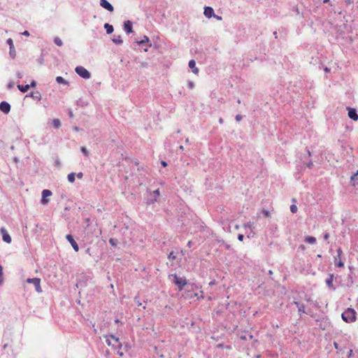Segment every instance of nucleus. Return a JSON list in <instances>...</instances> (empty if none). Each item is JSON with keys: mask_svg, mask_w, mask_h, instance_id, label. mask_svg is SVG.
I'll list each match as a JSON object with an SVG mask.
<instances>
[{"mask_svg": "<svg viewBox=\"0 0 358 358\" xmlns=\"http://www.w3.org/2000/svg\"><path fill=\"white\" fill-rule=\"evenodd\" d=\"M24 287L28 289L34 288L35 291H42L39 278H27L24 281Z\"/></svg>", "mask_w": 358, "mask_h": 358, "instance_id": "f257e3e1", "label": "nucleus"}, {"mask_svg": "<svg viewBox=\"0 0 358 358\" xmlns=\"http://www.w3.org/2000/svg\"><path fill=\"white\" fill-rule=\"evenodd\" d=\"M169 278L172 283L178 286L179 291H181L184 286L187 285V280L185 277H181L174 273L169 275Z\"/></svg>", "mask_w": 358, "mask_h": 358, "instance_id": "f03ea898", "label": "nucleus"}, {"mask_svg": "<svg viewBox=\"0 0 358 358\" xmlns=\"http://www.w3.org/2000/svg\"><path fill=\"white\" fill-rule=\"evenodd\" d=\"M356 311L353 308H348L342 313V319L348 323L353 322L356 320Z\"/></svg>", "mask_w": 358, "mask_h": 358, "instance_id": "7ed1b4c3", "label": "nucleus"}, {"mask_svg": "<svg viewBox=\"0 0 358 358\" xmlns=\"http://www.w3.org/2000/svg\"><path fill=\"white\" fill-rule=\"evenodd\" d=\"M160 192L159 189L152 192H148L147 195L145 198V203L147 205L154 204L159 196Z\"/></svg>", "mask_w": 358, "mask_h": 358, "instance_id": "20e7f679", "label": "nucleus"}, {"mask_svg": "<svg viewBox=\"0 0 358 358\" xmlns=\"http://www.w3.org/2000/svg\"><path fill=\"white\" fill-rule=\"evenodd\" d=\"M106 342L109 346H111L113 348H122V343H120L118 338L113 336H106Z\"/></svg>", "mask_w": 358, "mask_h": 358, "instance_id": "39448f33", "label": "nucleus"}, {"mask_svg": "<svg viewBox=\"0 0 358 358\" xmlns=\"http://www.w3.org/2000/svg\"><path fill=\"white\" fill-rule=\"evenodd\" d=\"M76 73L82 78L89 79L91 77L90 72L82 66H78L75 69Z\"/></svg>", "mask_w": 358, "mask_h": 358, "instance_id": "423d86ee", "label": "nucleus"}, {"mask_svg": "<svg viewBox=\"0 0 358 358\" xmlns=\"http://www.w3.org/2000/svg\"><path fill=\"white\" fill-rule=\"evenodd\" d=\"M66 238L70 243V244L71 245V246L73 248V250L76 252H78L79 250V245L76 243V241L74 240L73 236L71 235V234H67L66 236Z\"/></svg>", "mask_w": 358, "mask_h": 358, "instance_id": "0eeeda50", "label": "nucleus"}, {"mask_svg": "<svg viewBox=\"0 0 358 358\" xmlns=\"http://www.w3.org/2000/svg\"><path fill=\"white\" fill-rule=\"evenodd\" d=\"M0 110L5 113L8 114L10 111V105L8 102L6 101H3L0 103Z\"/></svg>", "mask_w": 358, "mask_h": 358, "instance_id": "6e6552de", "label": "nucleus"}, {"mask_svg": "<svg viewBox=\"0 0 358 358\" xmlns=\"http://www.w3.org/2000/svg\"><path fill=\"white\" fill-rule=\"evenodd\" d=\"M52 195V192L49 189H43L42 191V198L41 200V203L43 205H45L48 203V199H47L48 196H50Z\"/></svg>", "mask_w": 358, "mask_h": 358, "instance_id": "1a4fd4ad", "label": "nucleus"}, {"mask_svg": "<svg viewBox=\"0 0 358 358\" xmlns=\"http://www.w3.org/2000/svg\"><path fill=\"white\" fill-rule=\"evenodd\" d=\"M100 6L109 12L114 10V7L108 0H100Z\"/></svg>", "mask_w": 358, "mask_h": 358, "instance_id": "9d476101", "label": "nucleus"}, {"mask_svg": "<svg viewBox=\"0 0 358 358\" xmlns=\"http://www.w3.org/2000/svg\"><path fill=\"white\" fill-rule=\"evenodd\" d=\"M0 231H1V234L2 235L3 241L6 243H10L12 239H11L10 236L8 233L7 230L5 228L2 227Z\"/></svg>", "mask_w": 358, "mask_h": 358, "instance_id": "9b49d317", "label": "nucleus"}, {"mask_svg": "<svg viewBox=\"0 0 358 358\" xmlns=\"http://www.w3.org/2000/svg\"><path fill=\"white\" fill-rule=\"evenodd\" d=\"M6 43H7V44L9 45V55H10V57L15 58V57L16 55V52H15V49L14 47L13 40L11 38H8V39H7Z\"/></svg>", "mask_w": 358, "mask_h": 358, "instance_id": "f8f14e48", "label": "nucleus"}, {"mask_svg": "<svg viewBox=\"0 0 358 358\" xmlns=\"http://www.w3.org/2000/svg\"><path fill=\"white\" fill-rule=\"evenodd\" d=\"M348 117L352 120L357 121L358 120V114L355 108L348 107Z\"/></svg>", "mask_w": 358, "mask_h": 358, "instance_id": "ddd939ff", "label": "nucleus"}, {"mask_svg": "<svg viewBox=\"0 0 358 358\" xmlns=\"http://www.w3.org/2000/svg\"><path fill=\"white\" fill-rule=\"evenodd\" d=\"M124 30L129 34L133 32V23L130 20L124 22Z\"/></svg>", "mask_w": 358, "mask_h": 358, "instance_id": "4468645a", "label": "nucleus"}, {"mask_svg": "<svg viewBox=\"0 0 358 358\" xmlns=\"http://www.w3.org/2000/svg\"><path fill=\"white\" fill-rule=\"evenodd\" d=\"M214 10L212 7L205 6L203 14L207 18H210L214 16Z\"/></svg>", "mask_w": 358, "mask_h": 358, "instance_id": "2eb2a0df", "label": "nucleus"}, {"mask_svg": "<svg viewBox=\"0 0 358 358\" xmlns=\"http://www.w3.org/2000/svg\"><path fill=\"white\" fill-rule=\"evenodd\" d=\"M31 97L33 99L36 101H41V94L38 91L36 92H31L29 94L26 95V97Z\"/></svg>", "mask_w": 358, "mask_h": 358, "instance_id": "dca6fc26", "label": "nucleus"}, {"mask_svg": "<svg viewBox=\"0 0 358 358\" xmlns=\"http://www.w3.org/2000/svg\"><path fill=\"white\" fill-rule=\"evenodd\" d=\"M188 66H189V67L192 69V71L194 74H197V73H199V69H198V68H196V62H195L194 59H191V60L189 62Z\"/></svg>", "mask_w": 358, "mask_h": 358, "instance_id": "f3484780", "label": "nucleus"}, {"mask_svg": "<svg viewBox=\"0 0 358 358\" xmlns=\"http://www.w3.org/2000/svg\"><path fill=\"white\" fill-rule=\"evenodd\" d=\"M334 275L329 274L328 278L325 280V282L329 289H334L333 286Z\"/></svg>", "mask_w": 358, "mask_h": 358, "instance_id": "a211bd4d", "label": "nucleus"}, {"mask_svg": "<svg viewBox=\"0 0 358 358\" xmlns=\"http://www.w3.org/2000/svg\"><path fill=\"white\" fill-rule=\"evenodd\" d=\"M136 43L138 45H142L145 43H149V46H152V43H150V41L149 39V38L147 36H143V38L141 41H136Z\"/></svg>", "mask_w": 358, "mask_h": 358, "instance_id": "6ab92c4d", "label": "nucleus"}, {"mask_svg": "<svg viewBox=\"0 0 358 358\" xmlns=\"http://www.w3.org/2000/svg\"><path fill=\"white\" fill-rule=\"evenodd\" d=\"M103 27L104 29H106L107 34H110L114 31L113 26L112 24H110L109 23H105Z\"/></svg>", "mask_w": 358, "mask_h": 358, "instance_id": "aec40b11", "label": "nucleus"}, {"mask_svg": "<svg viewBox=\"0 0 358 358\" xmlns=\"http://www.w3.org/2000/svg\"><path fill=\"white\" fill-rule=\"evenodd\" d=\"M358 180V171L357 173H354L351 178H350V183L352 186H356L357 181Z\"/></svg>", "mask_w": 358, "mask_h": 358, "instance_id": "412c9836", "label": "nucleus"}, {"mask_svg": "<svg viewBox=\"0 0 358 358\" xmlns=\"http://www.w3.org/2000/svg\"><path fill=\"white\" fill-rule=\"evenodd\" d=\"M112 41L116 45H121L123 43L121 36H120V35H117V36L114 35L113 38H112Z\"/></svg>", "mask_w": 358, "mask_h": 358, "instance_id": "4be33fe9", "label": "nucleus"}, {"mask_svg": "<svg viewBox=\"0 0 358 358\" xmlns=\"http://www.w3.org/2000/svg\"><path fill=\"white\" fill-rule=\"evenodd\" d=\"M51 124L55 129H59L61 127V121L59 119H53Z\"/></svg>", "mask_w": 358, "mask_h": 358, "instance_id": "5701e85b", "label": "nucleus"}, {"mask_svg": "<svg viewBox=\"0 0 358 358\" xmlns=\"http://www.w3.org/2000/svg\"><path fill=\"white\" fill-rule=\"evenodd\" d=\"M17 87L20 92L24 93L27 92L29 90V86L28 85H23L18 84Z\"/></svg>", "mask_w": 358, "mask_h": 358, "instance_id": "b1692460", "label": "nucleus"}, {"mask_svg": "<svg viewBox=\"0 0 358 358\" xmlns=\"http://www.w3.org/2000/svg\"><path fill=\"white\" fill-rule=\"evenodd\" d=\"M56 82L59 84L69 85V83L62 76L56 77Z\"/></svg>", "mask_w": 358, "mask_h": 358, "instance_id": "393cba45", "label": "nucleus"}, {"mask_svg": "<svg viewBox=\"0 0 358 358\" xmlns=\"http://www.w3.org/2000/svg\"><path fill=\"white\" fill-rule=\"evenodd\" d=\"M305 241L309 244H315L316 238L314 236H308L305 238Z\"/></svg>", "mask_w": 358, "mask_h": 358, "instance_id": "a878e982", "label": "nucleus"}, {"mask_svg": "<svg viewBox=\"0 0 358 358\" xmlns=\"http://www.w3.org/2000/svg\"><path fill=\"white\" fill-rule=\"evenodd\" d=\"M67 179L69 182L73 183L75 181L76 179V173H71L67 176Z\"/></svg>", "mask_w": 358, "mask_h": 358, "instance_id": "bb28decb", "label": "nucleus"}, {"mask_svg": "<svg viewBox=\"0 0 358 358\" xmlns=\"http://www.w3.org/2000/svg\"><path fill=\"white\" fill-rule=\"evenodd\" d=\"M54 43L58 46H62L63 45L62 39L57 36L54 38Z\"/></svg>", "mask_w": 358, "mask_h": 358, "instance_id": "cd10ccee", "label": "nucleus"}, {"mask_svg": "<svg viewBox=\"0 0 358 358\" xmlns=\"http://www.w3.org/2000/svg\"><path fill=\"white\" fill-rule=\"evenodd\" d=\"M80 151L85 156V157H88L89 156V151L88 150L84 147V146H82L80 148Z\"/></svg>", "mask_w": 358, "mask_h": 358, "instance_id": "c85d7f7f", "label": "nucleus"}, {"mask_svg": "<svg viewBox=\"0 0 358 358\" xmlns=\"http://www.w3.org/2000/svg\"><path fill=\"white\" fill-rule=\"evenodd\" d=\"M108 242L113 247H115L117 245V239H115V238H110L109 239Z\"/></svg>", "mask_w": 358, "mask_h": 358, "instance_id": "c756f323", "label": "nucleus"}, {"mask_svg": "<svg viewBox=\"0 0 358 358\" xmlns=\"http://www.w3.org/2000/svg\"><path fill=\"white\" fill-rule=\"evenodd\" d=\"M244 227L252 229L254 228V222H248L244 224Z\"/></svg>", "mask_w": 358, "mask_h": 358, "instance_id": "7c9ffc66", "label": "nucleus"}, {"mask_svg": "<svg viewBox=\"0 0 358 358\" xmlns=\"http://www.w3.org/2000/svg\"><path fill=\"white\" fill-rule=\"evenodd\" d=\"M336 252H337V255H336V257H334V258H335V261H336V260H337V259H338H338H340V258H341V254L343 253V251H342V250H341V248H338L337 249Z\"/></svg>", "mask_w": 358, "mask_h": 358, "instance_id": "2f4dec72", "label": "nucleus"}, {"mask_svg": "<svg viewBox=\"0 0 358 358\" xmlns=\"http://www.w3.org/2000/svg\"><path fill=\"white\" fill-rule=\"evenodd\" d=\"M168 258L171 260H174L177 259V255L174 254L173 252H171L168 255Z\"/></svg>", "mask_w": 358, "mask_h": 358, "instance_id": "473e14b6", "label": "nucleus"}, {"mask_svg": "<svg viewBox=\"0 0 358 358\" xmlns=\"http://www.w3.org/2000/svg\"><path fill=\"white\" fill-rule=\"evenodd\" d=\"M290 211L292 213H296L297 212V207L296 205L294 204H292L290 206Z\"/></svg>", "mask_w": 358, "mask_h": 358, "instance_id": "72a5a7b5", "label": "nucleus"}, {"mask_svg": "<svg viewBox=\"0 0 358 358\" xmlns=\"http://www.w3.org/2000/svg\"><path fill=\"white\" fill-rule=\"evenodd\" d=\"M3 268L0 265V285L3 283Z\"/></svg>", "mask_w": 358, "mask_h": 358, "instance_id": "f704fd0d", "label": "nucleus"}, {"mask_svg": "<svg viewBox=\"0 0 358 358\" xmlns=\"http://www.w3.org/2000/svg\"><path fill=\"white\" fill-rule=\"evenodd\" d=\"M336 265L338 267L341 268L344 266V263L339 259V261L338 262H336Z\"/></svg>", "mask_w": 358, "mask_h": 358, "instance_id": "c9c22d12", "label": "nucleus"}, {"mask_svg": "<svg viewBox=\"0 0 358 358\" xmlns=\"http://www.w3.org/2000/svg\"><path fill=\"white\" fill-rule=\"evenodd\" d=\"M115 350H117V353L119 355L120 357H122L124 355V353L121 350V348H115Z\"/></svg>", "mask_w": 358, "mask_h": 358, "instance_id": "e433bc0d", "label": "nucleus"}, {"mask_svg": "<svg viewBox=\"0 0 358 358\" xmlns=\"http://www.w3.org/2000/svg\"><path fill=\"white\" fill-rule=\"evenodd\" d=\"M36 84H37L36 82L34 80H31V83L28 85L29 86V88L35 87L36 86Z\"/></svg>", "mask_w": 358, "mask_h": 358, "instance_id": "4c0bfd02", "label": "nucleus"}, {"mask_svg": "<svg viewBox=\"0 0 358 358\" xmlns=\"http://www.w3.org/2000/svg\"><path fill=\"white\" fill-rule=\"evenodd\" d=\"M13 86H14V83H13V81H10V82H9V83L7 84V87H8V89H9V90H10V89H12V88L13 87Z\"/></svg>", "mask_w": 358, "mask_h": 358, "instance_id": "58836bf2", "label": "nucleus"}, {"mask_svg": "<svg viewBox=\"0 0 358 358\" xmlns=\"http://www.w3.org/2000/svg\"><path fill=\"white\" fill-rule=\"evenodd\" d=\"M194 83H193L192 81H189V82H188V87H189V89H193V88H194Z\"/></svg>", "mask_w": 358, "mask_h": 358, "instance_id": "ea45409f", "label": "nucleus"}, {"mask_svg": "<svg viewBox=\"0 0 358 358\" xmlns=\"http://www.w3.org/2000/svg\"><path fill=\"white\" fill-rule=\"evenodd\" d=\"M242 118H243V117L241 115H236L235 117V120L238 122L241 121L242 120Z\"/></svg>", "mask_w": 358, "mask_h": 358, "instance_id": "a19ab883", "label": "nucleus"}, {"mask_svg": "<svg viewBox=\"0 0 358 358\" xmlns=\"http://www.w3.org/2000/svg\"><path fill=\"white\" fill-rule=\"evenodd\" d=\"M306 166H307V167H308V168H309V169H312V168H313V162L310 161L309 162H308V163L306 164Z\"/></svg>", "mask_w": 358, "mask_h": 358, "instance_id": "79ce46f5", "label": "nucleus"}, {"mask_svg": "<svg viewBox=\"0 0 358 358\" xmlns=\"http://www.w3.org/2000/svg\"><path fill=\"white\" fill-rule=\"evenodd\" d=\"M16 76H17V78L19 79H21L23 77L22 73H21L20 71L17 72Z\"/></svg>", "mask_w": 358, "mask_h": 358, "instance_id": "37998d69", "label": "nucleus"}, {"mask_svg": "<svg viewBox=\"0 0 358 358\" xmlns=\"http://www.w3.org/2000/svg\"><path fill=\"white\" fill-rule=\"evenodd\" d=\"M238 241H243V239H244V236H243V234H239L238 235Z\"/></svg>", "mask_w": 358, "mask_h": 358, "instance_id": "c03bdc74", "label": "nucleus"}, {"mask_svg": "<svg viewBox=\"0 0 358 358\" xmlns=\"http://www.w3.org/2000/svg\"><path fill=\"white\" fill-rule=\"evenodd\" d=\"M76 176L79 179H82L83 177V173L82 172H79L76 174Z\"/></svg>", "mask_w": 358, "mask_h": 358, "instance_id": "a18cd8bd", "label": "nucleus"}, {"mask_svg": "<svg viewBox=\"0 0 358 358\" xmlns=\"http://www.w3.org/2000/svg\"><path fill=\"white\" fill-rule=\"evenodd\" d=\"M329 238V233H324L323 235V238L324 240H327Z\"/></svg>", "mask_w": 358, "mask_h": 358, "instance_id": "49530a36", "label": "nucleus"}, {"mask_svg": "<svg viewBox=\"0 0 358 358\" xmlns=\"http://www.w3.org/2000/svg\"><path fill=\"white\" fill-rule=\"evenodd\" d=\"M161 164L163 167H166L168 165L165 161H161Z\"/></svg>", "mask_w": 358, "mask_h": 358, "instance_id": "de8ad7c7", "label": "nucleus"}, {"mask_svg": "<svg viewBox=\"0 0 358 358\" xmlns=\"http://www.w3.org/2000/svg\"><path fill=\"white\" fill-rule=\"evenodd\" d=\"M215 18H216L217 20H222V17L221 16H219V15H217L214 13V16H213Z\"/></svg>", "mask_w": 358, "mask_h": 358, "instance_id": "09e8293b", "label": "nucleus"}, {"mask_svg": "<svg viewBox=\"0 0 358 358\" xmlns=\"http://www.w3.org/2000/svg\"><path fill=\"white\" fill-rule=\"evenodd\" d=\"M187 246L188 248H191V247L192 246V241H188V243H187Z\"/></svg>", "mask_w": 358, "mask_h": 358, "instance_id": "8fccbe9b", "label": "nucleus"}, {"mask_svg": "<svg viewBox=\"0 0 358 358\" xmlns=\"http://www.w3.org/2000/svg\"><path fill=\"white\" fill-rule=\"evenodd\" d=\"M22 34L24 36H29V32L28 31H24Z\"/></svg>", "mask_w": 358, "mask_h": 358, "instance_id": "3c124183", "label": "nucleus"}, {"mask_svg": "<svg viewBox=\"0 0 358 358\" xmlns=\"http://www.w3.org/2000/svg\"><path fill=\"white\" fill-rule=\"evenodd\" d=\"M353 354L352 350H350L348 352V358H350Z\"/></svg>", "mask_w": 358, "mask_h": 358, "instance_id": "603ef678", "label": "nucleus"}, {"mask_svg": "<svg viewBox=\"0 0 358 358\" xmlns=\"http://www.w3.org/2000/svg\"><path fill=\"white\" fill-rule=\"evenodd\" d=\"M263 213L266 216H268L269 215V212L268 210H264Z\"/></svg>", "mask_w": 358, "mask_h": 358, "instance_id": "864d4df0", "label": "nucleus"}, {"mask_svg": "<svg viewBox=\"0 0 358 358\" xmlns=\"http://www.w3.org/2000/svg\"><path fill=\"white\" fill-rule=\"evenodd\" d=\"M73 130L76 131H79L80 130V129L78 127H73Z\"/></svg>", "mask_w": 358, "mask_h": 358, "instance_id": "5fc2aeb1", "label": "nucleus"}, {"mask_svg": "<svg viewBox=\"0 0 358 358\" xmlns=\"http://www.w3.org/2000/svg\"><path fill=\"white\" fill-rule=\"evenodd\" d=\"M334 348H335L336 349H338V343H337L336 342H334Z\"/></svg>", "mask_w": 358, "mask_h": 358, "instance_id": "6e6d98bb", "label": "nucleus"}, {"mask_svg": "<svg viewBox=\"0 0 358 358\" xmlns=\"http://www.w3.org/2000/svg\"><path fill=\"white\" fill-rule=\"evenodd\" d=\"M273 36H275V38H278V33H277V31H274V32L273 33Z\"/></svg>", "mask_w": 358, "mask_h": 358, "instance_id": "4d7b16f0", "label": "nucleus"}, {"mask_svg": "<svg viewBox=\"0 0 358 358\" xmlns=\"http://www.w3.org/2000/svg\"><path fill=\"white\" fill-rule=\"evenodd\" d=\"M268 273L270 275V277L271 278V275H273V271L271 270H269Z\"/></svg>", "mask_w": 358, "mask_h": 358, "instance_id": "13d9d810", "label": "nucleus"}, {"mask_svg": "<svg viewBox=\"0 0 358 358\" xmlns=\"http://www.w3.org/2000/svg\"><path fill=\"white\" fill-rule=\"evenodd\" d=\"M69 116H70L71 117H73V113H72V111H71V110H69Z\"/></svg>", "mask_w": 358, "mask_h": 358, "instance_id": "bf43d9fd", "label": "nucleus"}, {"mask_svg": "<svg viewBox=\"0 0 358 358\" xmlns=\"http://www.w3.org/2000/svg\"><path fill=\"white\" fill-rule=\"evenodd\" d=\"M185 143H186L187 144H189V143H190L189 138H186V139H185Z\"/></svg>", "mask_w": 358, "mask_h": 358, "instance_id": "052dcab7", "label": "nucleus"}, {"mask_svg": "<svg viewBox=\"0 0 358 358\" xmlns=\"http://www.w3.org/2000/svg\"><path fill=\"white\" fill-rule=\"evenodd\" d=\"M324 70L326 72H329V68H327V67H325V68L324 69Z\"/></svg>", "mask_w": 358, "mask_h": 358, "instance_id": "680f3d73", "label": "nucleus"}, {"mask_svg": "<svg viewBox=\"0 0 358 358\" xmlns=\"http://www.w3.org/2000/svg\"><path fill=\"white\" fill-rule=\"evenodd\" d=\"M219 122H220V124H222V123H223V119H222V118H220V119H219Z\"/></svg>", "mask_w": 358, "mask_h": 358, "instance_id": "e2e57ef3", "label": "nucleus"}, {"mask_svg": "<svg viewBox=\"0 0 358 358\" xmlns=\"http://www.w3.org/2000/svg\"><path fill=\"white\" fill-rule=\"evenodd\" d=\"M179 149H180V150H184V147H183L182 145H180V146H179Z\"/></svg>", "mask_w": 358, "mask_h": 358, "instance_id": "0e129e2a", "label": "nucleus"}, {"mask_svg": "<svg viewBox=\"0 0 358 358\" xmlns=\"http://www.w3.org/2000/svg\"><path fill=\"white\" fill-rule=\"evenodd\" d=\"M299 312H304L303 308H301V307L299 308Z\"/></svg>", "mask_w": 358, "mask_h": 358, "instance_id": "69168bd1", "label": "nucleus"}, {"mask_svg": "<svg viewBox=\"0 0 358 358\" xmlns=\"http://www.w3.org/2000/svg\"><path fill=\"white\" fill-rule=\"evenodd\" d=\"M345 2L347 3H352L351 0H346Z\"/></svg>", "mask_w": 358, "mask_h": 358, "instance_id": "338daca9", "label": "nucleus"}, {"mask_svg": "<svg viewBox=\"0 0 358 358\" xmlns=\"http://www.w3.org/2000/svg\"><path fill=\"white\" fill-rule=\"evenodd\" d=\"M328 2H329V0H323V3H328Z\"/></svg>", "mask_w": 358, "mask_h": 358, "instance_id": "774afa93", "label": "nucleus"}]
</instances>
